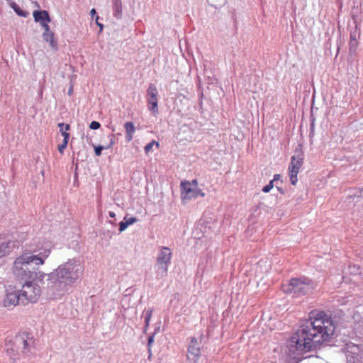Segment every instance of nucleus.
<instances>
[{
	"label": "nucleus",
	"instance_id": "nucleus-37",
	"mask_svg": "<svg viewBox=\"0 0 363 363\" xmlns=\"http://www.w3.org/2000/svg\"><path fill=\"white\" fill-rule=\"evenodd\" d=\"M48 23L49 22H43V23H40V26L44 29V32L43 33H47V32L51 31L50 29V26L48 25Z\"/></svg>",
	"mask_w": 363,
	"mask_h": 363
},
{
	"label": "nucleus",
	"instance_id": "nucleus-35",
	"mask_svg": "<svg viewBox=\"0 0 363 363\" xmlns=\"http://www.w3.org/2000/svg\"><path fill=\"white\" fill-rule=\"evenodd\" d=\"M129 225L127 224V223L123 220L120 222L119 223V231L120 233L124 231Z\"/></svg>",
	"mask_w": 363,
	"mask_h": 363
},
{
	"label": "nucleus",
	"instance_id": "nucleus-32",
	"mask_svg": "<svg viewBox=\"0 0 363 363\" xmlns=\"http://www.w3.org/2000/svg\"><path fill=\"white\" fill-rule=\"evenodd\" d=\"M303 157H300L299 155H296V175L298 173V170L303 164Z\"/></svg>",
	"mask_w": 363,
	"mask_h": 363
},
{
	"label": "nucleus",
	"instance_id": "nucleus-29",
	"mask_svg": "<svg viewBox=\"0 0 363 363\" xmlns=\"http://www.w3.org/2000/svg\"><path fill=\"white\" fill-rule=\"evenodd\" d=\"M294 339H295L294 337H291L290 338L291 343L290 346L288 347L289 352V357L290 358V360H291V361H293L295 359V357L293 356V354H294V345H293V343L295 342V341L294 340Z\"/></svg>",
	"mask_w": 363,
	"mask_h": 363
},
{
	"label": "nucleus",
	"instance_id": "nucleus-15",
	"mask_svg": "<svg viewBox=\"0 0 363 363\" xmlns=\"http://www.w3.org/2000/svg\"><path fill=\"white\" fill-rule=\"evenodd\" d=\"M33 18L35 22L43 23V22H50L51 18L49 13L45 10H35L33 13Z\"/></svg>",
	"mask_w": 363,
	"mask_h": 363
},
{
	"label": "nucleus",
	"instance_id": "nucleus-12",
	"mask_svg": "<svg viewBox=\"0 0 363 363\" xmlns=\"http://www.w3.org/2000/svg\"><path fill=\"white\" fill-rule=\"evenodd\" d=\"M14 247H16L14 241H5L0 239V257L9 255Z\"/></svg>",
	"mask_w": 363,
	"mask_h": 363
},
{
	"label": "nucleus",
	"instance_id": "nucleus-17",
	"mask_svg": "<svg viewBox=\"0 0 363 363\" xmlns=\"http://www.w3.org/2000/svg\"><path fill=\"white\" fill-rule=\"evenodd\" d=\"M113 16L119 19L122 17L123 7L121 0H112Z\"/></svg>",
	"mask_w": 363,
	"mask_h": 363
},
{
	"label": "nucleus",
	"instance_id": "nucleus-41",
	"mask_svg": "<svg viewBox=\"0 0 363 363\" xmlns=\"http://www.w3.org/2000/svg\"><path fill=\"white\" fill-rule=\"evenodd\" d=\"M154 342V336L153 335H151L148 338V346L150 347V345Z\"/></svg>",
	"mask_w": 363,
	"mask_h": 363
},
{
	"label": "nucleus",
	"instance_id": "nucleus-22",
	"mask_svg": "<svg viewBox=\"0 0 363 363\" xmlns=\"http://www.w3.org/2000/svg\"><path fill=\"white\" fill-rule=\"evenodd\" d=\"M345 274H350L352 275H357L361 273V269L359 266L353 264L349 265L347 269L344 270Z\"/></svg>",
	"mask_w": 363,
	"mask_h": 363
},
{
	"label": "nucleus",
	"instance_id": "nucleus-10",
	"mask_svg": "<svg viewBox=\"0 0 363 363\" xmlns=\"http://www.w3.org/2000/svg\"><path fill=\"white\" fill-rule=\"evenodd\" d=\"M314 283L307 277L296 278V296L310 294L314 289Z\"/></svg>",
	"mask_w": 363,
	"mask_h": 363
},
{
	"label": "nucleus",
	"instance_id": "nucleus-8",
	"mask_svg": "<svg viewBox=\"0 0 363 363\" xmlns=\"http://www.w3.org/2000/svg\"><path fill=\"white\" fill-rule=\"evenodd\" d=\"M203 334L200 335V340L195 337H190L187 348V359L191 363H197L201 357V342Z\"/></svg>",
	"mask_w": 363,
	"mask_h": 363
},
{
	"label": "nucleus",
	"instance_id": "nucleus-30",
	"mask_svg": "<svg viewBox=\"0 0 363 363\" xmlns=\"http://www.w3.org/2000/svg\"><path fill=\"white\" fill-rule=\"evenodd\" d=\"M208 1L212 6L218 8L223 5L225 0H208Z\"/></svg>",
	"mask_w": 363,
	"mask_h": 363
},
{
	"label": "nucleus",
	"instance_id": "nucleus-14",
	"mask_svg": "<svg viewBox=\"0 0 363 363\" xmlns=\"http://www.w3.org/2000/svg\"><path fill=\"white\" fill-rule=\"evenodd\" d=\"M345 351L347 358L350 357L351 359H353V362H354L356 359H358L360 349L357 345L347 344L345 347Z\"/></svg>",
	"mask_w": 363,
	"mask_h": 363
},
{
	"label": "nucleus",
	"instance_id": "nucleus-20",
	"mask_svg": "<svg viewBox=\"0 0 363 363\" xmlns=\"http://www.w3.org/2000/svg\"><path fill=\"white\" fill-rule=\"evenodd\" d=\"M8 2H9V4L10 7L13 9L15 13L18 16H21V17H25V18L28 16V13L27 11H25L22 10L18 6V5H17L14 1H13L11 0H8Z\"/></svg>",
	"mask_w": 363,
	"mask_h": 363
},
{
	"label": "nucleus",
	"instance_id": "nucleus-28",
	"mask_svg": "<svg viewBox=\"0 0 363 363\" xmlns=\"http://www.w3.org/2000/svg\"><path fill=\"white\" fill-rule=\"evenodd\" d=\"M152 314V308H149L148 310H147L145 311V327L146 328L149 325Z\"/></svg>",
	"mask_w": 363,
	"mask_h": 363
},
{
	"label": "nucleus",
	"instance_id": "nucleus-34",
	"mask_svg": "<svg viewBox=\"0 0 363 363\" xmlns=\"http://www.w3.org/2000/svg\"><path fill=\"white\" fill-rule=\"evenodd\" d=\"M123 220L127 223L128 225H130L137 221V218L135 217H125Z\"/></svg>",
	"mask_w": 363,
	"mask_h": 363
},
{
	"label": "nucleus",
	"instance_id": "nucleus-19",
	"mask_svg": "<svg viewBox=\"0 0 363 363\" xmlns=\"http://www.w3.org/2000/svg\"><path fill=\"white\" fill-rule=\"evenodd\" d=\"M125 130V139L127 142H130L133 138V135L135 131V125L132 122H126L124 125Z\"/></svg>",
	"mask_w": 363,
	"mask_h": 363
},
{
	"label": "nucleus",
	"instance_id": "nucleus-11",
	"mask_svg": "<svg viewBox=\"0 0 363 363\" xmlns=\"http://www.w3.org/2000/svg\"><path fill=\"white\" fill-rule=\"evenodd\" d=\"M22 298L21 290H8L6 297L4 300V305L5 307L15 306L17 304L22 303Z\"/></svg>",
	"mask_w": 363,
	"mask_h": 363
},
{
	"label": "nucleus",
	"instance_id": "nucleus-13",
	"mask_svg": "<svg viewBox=\"0 0 363 363\" xmlns=\"http://www.w3.org/2000/svg\"><path fill=\"white\" fill-rule=\"evenodd\" d=\"M353 20L354 28L350 32V41H358L361 35L360 25L357 21V18L354 15L352 16Z\"/></svg>",
	"mask_w": 363,
	"mask_h": 363
},
{
	"label": "nucleus",
	"instance_id": "nucleus-18",
	"mask_svg": "<svg viewBox=\"0 0 363 363\" xmlns=\"http://www.w3.org/2000/svg\"><path fill=\"white\" fill-rule=\"evenodd\" d=\"M43 38L45 41L48 42L50 45V46L53 50L57 49V43L54 39V33L52 31L47 32V33H43Z\"/></svg>",
	"mask_w": 363,
	"mask_h": 363
},
{
	"label": "nucleus",
	"instance_id": "nucleus-23",
	"mask_svg": "<svg viewBox=\"0 0 363 363\" xmlns=\"http://www.w3.org/2000/svg\"><path fill=\"white\" fill-rule=\"evenodd\" d=\"M363 189H355L352 191H350V193L348 194L347 198L350 200L354 201L356 198L360 199L363 196Z\"/></svg>",
	"mask_w": 363,
	"mask_h": 363
},
{
	"label": "nucleus",
	"instance_id": "nucleus-33",
	"mask_svg": "<svg viewBox=\"0 0 363 363\" xmlns=\"http://www.w3.org/2000/svg\"><path fill=\"white\" fill-rule=\"evenodd\" d=\"M273 186H274L273 181H270L268 184H267L266 186H264L263 187L262 191L264 193H268L273 188Z\"/></svg>",
	"mask_w": 363,
	"mask_h": 363
},
{
	"label": "nucleus",
	"instance_id": "nucleus-44",
	"mask_svg": "<svg viewBox=\"0 0 363 363\" xmlns=\"http://www.w3.org/2000/svg\"><path fill=\"white\" fill-rule=\"evenodd\" d=\"M108 216L111 217V218H114L116 216V214L113 211H109L108 212Z\"/></svg>",
	"mask_w": 363,
	"mask_h": 363
},
{
	"label": "nucleus",
	"instance_id": "nucleus-36",
	"mask_svg": "<svg viewBox=\"0 0 363 363\" xmlns=\"http://www.w3.org/2000/svg\"><path fill=\"white\" fill-rule=\"evenodd\" d=\"M100 123L97 121H92L89 125V128L92 130H97L100 128Z\"/></svg>",
	"mask_w": 363,
	"mask_h": 363
},
{
	"label": "nucleus",
	"instance_id": "nucleus-38",
	"mask_svg": "<svg viewBox=\"0 0 363 363\" xmlns=\"http://www.w3.org/2000/svg\"><path fill=\"white\" fill-rule=\"evenodd\" d=\"M300 355H301V354L299 352H296V363L300 362L304 358H307V357H303L302 356L301 357ZM309 357L310 356H308V357Z\"/></svg>",
	"mask_w": 363,
	"mask_h": 363
},
{
	"label": "nucleus",
	"instance_id": "nucleus-2",
	"mask_svg": "<svg viewBox=\"0 0 363 363\" xmlns=\"http://www.w3.org/2000/svg\"><path fill=\"white\" fill-rule=\"evenodd\" d=\"M84 267L78 258L69 259L60 264L53 272L42 273L38 279L47 278V294L51 298L61 297L78 283L83 275Z\"/></svg>",
	"mask_w": 363,
	"mask_h": 363
},
{
	"label": "nucleus",
	"instance_id": "nucleus-1",
	"mask_svg": "<svg viewBox=\"0 0 363 363\" xmlns=\"http://www.w3.org/2000/svg\"><path fill=\"white\" fill-rule=\"evenodd\" d=\"M308 318L296 330V352L315 350L335 336L336 321L324 311H311Z\"/></svg>",
	"mask_w": 363,
	"mask_h": 363
},
{
	"label": "nucleus",
	"instance_id": "nucleus-16",
	"mask_svg": "<svg viewBox=\"0 0 363 363\" xmlns=\"http://www.w3.org/2000/svg\"><path fill=\"white\" fill-rule=\"evenodd\" d=\"M109 143H108V146H102L98 145L94 147V152L96 156H100L101 155V152L104 150H108L113 147L115 143V135L110 134L108 135Z\"/></svg>",
	"mask_w": 363,
	"mask_h": 363
},
{
	"label": "nucleus",
	"instance_id": "nucleus-26",
	"mask_svg": "<svg viewBox=\"0 0 363 363\" xmlns=\"http://www.w3.org/2000/svg\"><path fill=\"white\" fill-rule=\"evenodd\" d=\"M68 140H69L68 135H65V138H63L62 143L60 145H59L57 147L58 151L61 154H63L65 149L67 147V144H68Z\"/></svg>",
	"mask_w": 363,
	"mask_h": 363
},
{
	"label": "nucleus",
	"instance_id": "nucleus-31",
	"mask_svg": "<svg viewBox=\"0 0 363 363\" xmlns=\"http://www.w3.org/2000/svg\"><path fill=\"white\" fill-rule=\"evenodd\" d=\"M155 144H156L157 146L159 145V143L155 140H152L150 143H147L144 148L145 153H148L152 149Z\"/></svg>",
	"mask_w": 363,
	"mask_h": 363
},
{
	"label": "nucleus",
	"instance_id": "nucleus-25",
	"mask_svg": "<svg viewBox=\"0 0 363 363\" xmlns=\"http://www.w3.org/2000/svg\"><path fill=\"white\" fill-rule=\"evenodd\" d=\"M58 127L60 128V132L61 133L62 135L63 136V138H65V135H67L68 139H69V134L67 133V131L70 128L69 125L65 124L64 123H60L58 124Z\"/></svg>",
	"mask_w": 363,
	"mask_h": 363
},
{
	"label": "nucleus",
	"instance_id": "nucleus-43",
	"mask_svg": "<svg viewBox=\"0 0 363 363\" xmlns=\"http://www.w3.org/2000/svg\"><path fill=\"white\" fill-rule=\"evenodd\" d=\"M190 183H191V184H192V186H194V187H196L197 184H198V183H197V181H196V180H195V179H194V180H193V181H192L191 182H190Z\"/></svg>",
	"mask_w": 363,
	"mask_h": 363
},
{
	"label": "nucleus",
	"instance_id": "nucleus-39",
	"mask_svg": "<svg viewBox=\"0 0 363 363\" xmlns=\"http://www.w3.org/2000/svg\"><path fill=\"white\" fill-rule=\"evenodd\" d=\"M99 18V17L96 16V19H95V21H96V25L99 27L100 31H101L103 30V28H104V25L98 21Z\"/></svg>",
	"mask_w": 363,
	"mask_h": 363
},
{
	"label": "nucleus",
	"instance_id": "nucleus-3",
	"mask_svg": "<svg viewBox=\"0 0 363 363\" xmlns=\"http://www.w3.org/2000/svg\"><path fill=\"white\" fill-rule=\"evenodd\" d=\"M52 245L50 241L40 238H34L26 245L23 253L14 261L15 272L18 275H26V269L35 266L43 265L45 259L50 256Z\"/></svg>",
	"mask_w": 363,
	"mask_h": 363
},
{
	"label": "nucleus",
	"instance_id": "nucleus-9",
	"mask_svg": "<svg viewBox=\"0 0 363 363\" xmlns=\"http://www.w3.org/2000/svg\"><path fill=\"white\" fill-rule=\"evenodd\" d=\"M147 104L148 110L156 116L159 113L158 90L154 84H150L147 90Z\"/></svg>",
	"mask_w": 363,
	"mask_h": 363
},
{
	"label": "nucleus",
	"instance_id": "nucleus-5",
	"mask_svg": "<svg viewBox=\"0 0 363 363\" xmlns=\"http://www.w3.org/2000/svg\"><path fill=\"white\" fill-rule=\"evenodd\" d=\"M35 340L28 333L19 334L15 337L11 344L6 345V353L13 361L18 359L21 351L26 357H30L35 353Z\"/></svg>",
	"mask_w": 363,
	"mask_h": 363
},
{
	"label": "nucleus",
	"instance_id": "nucleus-4",
	"mask_svg": "<svg viewBox=\"0 0 363 363\" xmlns=\"http://www.w3.org/2000/svg\"><path fill=\"white\" fill-rule=\"evenodd\" d=\"M13 271L15 277L24 282L21 289V296H23L22 304L25 305L28 302L35 303L38 300L41 294V288L39 284L47 291V278L43 277L42 280L38 279V275L43 273V272H37L35 268H29V269L25 270L26 275L23 274L18 275L15 272V265L13 267Z\"/></svg>",
	"mask_w": 363,
	"mask_h": 363
},
{
	"label": "nucleus",
	"instance_id": "nucleus-6",
	"mask_svg": "<svg viewBox=\"0 0 363 363\" xmlns=\"http://www.w3.org/2000/svg\"><path fill=\"white\" fill-rule=\"evenodd\" d=\"M172 258V252L167 247H160L156 257L155 270L156 279H162L167 276V272Z\"/></svg>",
	"mask_w": 363,
	"mask_h": 363
},
{
	"label": "nucleus",
	"instance_id": "nucleus-7",
	"mask_svg": "<svg viewBox=\"0 0 363 363\" xmlns=\"http://www.w3.org/2000/svg\"><path fill=\"white\" fill-rule=\"evenodd\" d=\"M181 198L184 203L191 200L192 198L205 196V194L201 189L192 186V184L187 181L181 183Z\"/></svg>",
	"mask_w": 363,
	"mask_h": 363
},
{
	"label": "nucleus",
	"instance_id": "nucleus-42",
	"mask_svg": "<svg viewBox=\"0 0 363 363\" xmlns=\"http://www.w3.org/2000/svg\"><path fill=\"white\" fill-rule=\"evenodd\" d=\"M96 13V11L94 9H92L90 11V14L92 17H94Z\"/></svg>",
	"mask_w": 363,
	"mask_h": 363
},
{
	"label": "nucleus",
	"instance_id": "nucleus-45",
	"mask_svg": "<svg viewBox=\"0 0 363 363\" xmlns=\"http://www.w3.org/2000/svg\"><path fill=\"white\" fill-rule=\"evenodd\" d=\"M72 94V88L70 87L68 90V94L70 96Z\"/></svg>",
	"mask_w": 363,
	"mask_h": 363
},
{
	"label": "nucleus",
	"instance_id": "nucleus-24",
	"mask_svg": "<svg viewBox=\"0 0 363 363\" xmlns=\"http://www.w3.org/2000/svg\"><path fill=\"white\" fill-rule=\"evenodd\" d=\"M295 288V278H291L289 284L282 286V290L286 294L292 293V291Z\"/></svg>",
	"mask_w": 363,
	"mask_h": 363
},
{
	"label": "nucleus",
	"instance_id": "nucleus-40",
	"mask_svg": "<svg viewBox=\"0 0 363 363\" xmlns=\"http://www.w3.org/2000/svg\"><path fill=\"white\" fill-rule=\"evenodd\" d=\"M280 178H281V175L279 174H276L274 175V179L272 181H273V183H274V182L279 180Z\"/></svg>",
	"mask_w": 363,
	"mask_h": 363
},
{
	"label": "nucleus",
	"instance_id": "nucleus-21",
	"mask_svg": "<svg viewBox=\"0 0 363 363\" xmlns=\"http://www.w3.org/2000/svg\"><path fill=\"white\" fill-rule=\"evenodd\" d=\"M289 177L291 183L295 185V155L291 157V162L289 166Z\"/></svg>",
	"mask_w": 363,
	"mask_h": 363
},
{
	"label": "nucleus",
	"instance_id": "nucleus-27",
	"mask_svg": "<svg viewBox=\"0 0 363 363\" xmlns=\"http://www.w3.org/2000/svg\"><path fill=\"white\" fill-rule=\"evenodd\" d=\"M358 44H359L358 41H354V42L350 41L349 42V53H350V55H352L356 53V51H357V49L358 47Z\"/></svg>",
	"mask_w": 363,
	"mask_h": 363
}]
</instances>
